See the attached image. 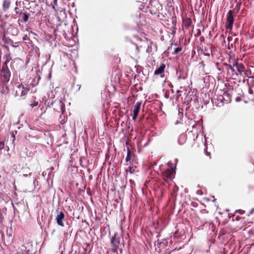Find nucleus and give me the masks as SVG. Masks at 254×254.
Returning a JSON list of instances; mask_svg holds the SVG:
<instances>
[{"instance_id": "nucleus-6", "label": "nucleus", "mask_w": 254, "mask_h": 254, "mask_svg": "<svg viewBox=\"0 0 254 254\" xmlns=\"http://www.w3.org/2000/svg\"><path fill=\"white\" fill-rule=\"evenodd\" d=\"M166 67V65L164 64H162L160 65L159 67L156 69L154 73L155 75H160L161 77H163L164 76V71Z\"/></svg>"}, {"instance_id": "nucleus-22", "label": "nucleus", "mask_w": 254, "mask_h": 254, "mask_svg": "<svg viewBox=\"0 0 254 254\" xmlns=\"http://www.w3.org/2000/svg\"><path fill=\"white\" fill-rule=\"evenodd\" d=\"M227 66L228 67V69H232V70H233V67H232L231 65L227 64Z\"/></svg>"}, {"instance_id": "nucleus-29", "label": "nucleus", "mask_w": 254, "mask_h": 254, "mask_svg": "<svg viewBox=\"0 0 254 254\" xmlns=\"http://www.w3.org/2000/svg\"><path fill=\"white\" fill-rule=\"evenodd\" d=\"M254 210V209H252L251 212L250 213L251 214Z\"/></svg>"}, {"instance_id": "nucleus-24", "label": "nucleus", "mask_w": 254, "mask_h": 254, "mask_svg": "<svg viewBox=\"0 0 254 254\" xmlns=\"http://www.w3.org/2000/svg\"><path fill=\"white\" fill-rule=\"evenodd\" d=\"M241 219H242L241 217H240V216H236V219L238 221H239Z\"/></svg>"}, {"instance_id": "nucleus-10", "label": "nucleus", "mask_w": 254, "mask_h": 254, "mask_svg": "<svg viewBox=\"0 0 254 254\" xmlns=\"http://www.w3.org/2000/svg\"><path fill=\"white\" fill-rule=\"evenodd\" d=\"M192 24V21L190 18H187L183 20V25L185 27L188 28L190 27Z\"/></svg>"}, {"instance_id": "nucleus-23", "label": "nucleus", "mask_w": 254, "mask_h": 254, "mask_svg": "<svg viewBox=\"0 0 254 254\" xmlns=\"http://www.w3.org/2000/svg\"><path fill=\"white\" fill-rule=\"evenodd\" d=\"M205 154L207 156H208L209 157V158H210L211 157H210V153L209 152H208L206 150L205 151Z\"/></svg>"}, {"instance_id": "nucleus-31", "label": "nucleus", "mask_w": 254, "mask_h": 254, "mask_svg": "<svg viewBox=\"0 0 254 254\" xmlns=\"http://www.w3.org/2000/svg\"><path fill=\"white\" fill-rule=\"evenodd\" d=\"M174 45H175V46H177V43H175V44H174Z\"/></svg>"}, {"instance_id": "nucleus-12", "label": "nucleus", "mask_w": 254, "mask_h": 254, "mask_svg": "<svg viewBox=\"0 0 254 254\" xmlns=\"http://www.w3.org/2000/svg\"><path fill=\"white\" fill-rule=\"evenodd\" d=\"M10 5V1L9 0H5L3 3V8L4 10L8 9Z\"/></svg>"}, {"instance_id": "nucleus-2", "label": "nucleus", "mask_w": 254, "mask_h": 254, "mask_svg": "<svg viewBox=\"0 0 254 254\" xmlns=\"http://www.w3.org/2000/svg\"><path fill=\"white\" fill-rule=\"evenodd\" d=\"M232 13L233 11L231 10H230L227 13L226 18L227 24L226 25V28L227 29L230 30H232L234 21V19Z\"/></svg>"}, {"instance_id": "nucleus-17", "label": "nucleus", "mask_w": 254, "mask_h": 254, "mask_svg": "<svg viewBox=\"0 0 254 254\" xmlns=\"http://www.w3.org/2000/svg\"><path fill=\"white\" fill-rule=\"evenodd\" d=\"M4 143L2 141H0V150L4 148Z\"/></svg>"}, {"instance_id": "nucleus-3", "label": "nucleus", "mask_w": 254, "mask_h": 254, "mask_svg": "<svg viewBox=\"0 0 254 254\" xmlns=\"http://www.w3.org/2000/svg\"><path fill=\"white\" fill-rule=\"evenodd\" d=\"M150 12L152 14H156L159 12L162 8L161 4L158 1H154L150 4Z\"/></svg>"}, {"instance_id": "nucleus-9", "label": "nucleus", "mask_w": 254, "mask_h": 254, "mask_svg": "<svg viewBox=\"0 0 254 254\" xmlns=\"http://www.w3.org/2000/svg\"><path fill=\"white\" fill-rule=\"evenodd\" d=\"M132 155H133V154L132 153L129 148L128 147L127 149V155L126 158V161L127 165L130 164L131 157Z\"/></svg>"}, {"instance_id": "nucleus-4", "label": "nucleus", "mask_w": 254, "mask_h": 254, "mask_svg": "<svg viewBox=\"0 0 254 254\" xmlns=\"http://www.w3.org/2000/svg\"><path fill=\"white\" fill-rule=\"evenodd\" d=\"M111 244L113 246L112 251L114 252H117V249L119 246L120 244V241L119 238L116 237V234H115L113 237H112L111 240Z\"/></svg>"}, {"instance_id": "nucleus-14", "label": "nucleus", "mask_w": 254, "mask_h": 254, "mask_svg": "<svg viewBox=\"0 0 254 254\" xmlns=\"http://www.w3.org/2000/svg\"><path fill=\"white\" fill-rule=\"evenodd\" d=\"M182 50V47H178L175 49L174 51L172 53V55H175L178 54L179 52H181Z\"/></svg>"}, {"instance_id": "nucleus-8", "label": "nucleus", "mask_w": 254, "mask_h": 254, "mask_svg": "<svg viewBox=\"0 0 254 254\" xmlns=\"http://www.w3.org/2000/svg\"><path fill=\"white\" fill-rule=\"evenodd\" d=\"M30 14H29L26 11L23 12L22 11H21L19 13V20H20L21 22H26L29 18Z\"/></svg>"}, {"instance_id": "nucleus-5", "label": "nucleus", "mask_w": 254, "mask_h": 254, "mask_svg": "<svg viewBox=\"0 0 254 254\" xmlns=\"http://www.w3.org/2000/svg\"><path fill=\"white\" fill-rule=\"evenodd\" d=\"M64 219V214L63 212H60L58 213L56 217V220L57 224L62 227L64 226V224L63 223V220Z\"/></svg>"}, {"instance_id": "nucleus-21", "label": "nucleus", "mask_w": 254, "mask_h": 254, "mask_svg": "<svg viewBox=\"0 0 254 254\" xmlns=\"http://www.w3.org/2000/svg\"><path fill=\"white\" fill-rule=\"evenodd\" d=\"M200 34H201L200 30V29H198V31H197V34H196V36H198L200 35Z\"/></svg>"}, {"instance_id": "nucleus-26", "label": "nucleus", "mask_w": 254, "mask_h": 254, "mask_svg": "<svg viewBox=\"0 0 254 254\" xmlns=\"http://www.w3.org/2000/svg\"><path fill=\"white\" fill-rule=\"evenodd\" d=\"M57 1H58V0H54V2L55 5L57 4Z\"/></svg>"}, {"instance_id": "nucleus-1", "label": "nucleus", "mask_w": 254, "mask_h": 254, "mask_svg": "<svg viewBox=\"0 0 254 254\" xmlns=\"http://www.w3.org/2000/svg\"><path fill=\"white\" fill-rule=\"evenodd\" d=\"M174 173V171L172 168L168 169L166 171L162 172V178L164 181L161 183V185H165V183H167L171 181Z\"/></svg>"}, {"instance_id": "nucleus-7", "label": "nucleus", "mask_w": 254, "mask_h": 254, "mask_svg": "<svg viewBox=\"0 0 254 254\" xmlns=\"http://www.w3.org/2000/svg\"><path fill=\"white\" fill-rule=\"evenodd\" d=\"M141 104V103L140 102H137L134 105L133 109V116L132 117V119L133 121H135L137 118L140 109Z\"/></svg>"}, {"instance_id": "nucleus-30", "label": "nucleus", "mask_w": 254, "mask_h": 254, "mask_svg": "<svg viewBox=\"0 0 254 254\" xmlns=\"http://www.w3.org/2000/svg\"><path fill=\"white\" fill-rule=\"evenodd\" d=\"M53 9H55V7L54 5L53 6Z\"/></svg>"}, {"instance_id": "nucleus-16", "label": "nucleus", "mask_w": 254, "mask_h": 254, "mask_svg": "<svg viewBox=\"0 0 254 254\" xmlns=\"http://www.w3.org/2000/svg\"><path fill=\"white\" fill-rule=\"evenodd\" d=\"M186 78V76L184 75L183 76H181V75H180L178 77V80L179 82H180L182 79H185Z\"/></svg>"}, {"instance_id": "nucleus-11", "label": "nucleus", "mask_w": 254, "mask_h": 254, "mask_svg": "<svg viewBox=\"0 0 254 254\" xmlns=\"http://www.w3.org/2000/svg\"><path fill=\"white\" fill-rule=\"evenodd\" d=\"M235 65L238 71L241 73L242 72L244 71L245 66L242 64H239L237 62H236Z\"/></svg>"}, {"instance_id": "nucleus-32", "label": "nucleus", "mask_w": 254, "mask_h": 254, "mask_svg": "<svg viewBox=\"0 0 254 254\" xmlns=\"http://www.w3.org/2000/svg\"><path fill=\"white\" fill-rule=\"evenodd\" d=\"M37 105H38V103H37L35 106H36Z\"/></svg>"}, {"instance_id": "nucleus-19", "label": "nucleus", "mask_w": 254, "mask_h": 254, "mask_svg": "<svg viewBox=\"0 0 254 254\" xmlns=\"http://www.w3.org/2000/svg\"><path fill=\"white\" fill-rule=\"evenodd\" d=\"M14 11L16 14H19L20 12H19V9L18 7H16L14 9Z\"/></svg>"}, {"instance_id": "nucleus-15", "label": "nucleus", "mask_w": 254, "mask_h": 254, "mask_svg": "<svg viewBox=\"0 0 254 254\" xmlns=\"http://www.w3.org/2000/svg\"><path fill=\"white\" fill-rule=\"evenodd\" d=\"M134 168L133 167L131 166H129L128 169L127 170V171L129 172L131 174L134 173Z\"/></svg>"}, {"instance_id": "nucleus-28", "label": "nucleus", "mask_w": 254, "mask_h": 254, "mask_svg": "<svg viewBox=\"0 0 254 254\" xmlns=\"http://www.w3.org/2000/svg\"><path fill=\"white\" fill-rule=\"evenodd\" d=\"M55 230H54L52 232V234H54V233H55Z\"/></svg>"}, {"instance_id": "nucleus-27", "label": "nucleus", "mask_w": 254, "mask_h": 254, "mask_svg": "<svg viewBox=\"0 0 254 254\" xmlns=\"http://www.w3.org/2000/svg\"><path fill=\"white\" fill-rule=\"evenodd\" d=\"M185 136L184 135H183V136H181L179 139V141H180V139L182 138V137H185Z\"/></svg>"}, {"instance_id": "nucleus-20", "label": "nucleus", "mask_w": 254, "mask_h": 254, "mask_svg": "<svg viewBox=\"0 0 254 254\" xmlns=\"http://www.w3.org/2000/svg\"><path fill=\"white\" fill-rule=\"evenodd\" d=\"M248 92H249V93L250 94H253L254 93L253 90H252V89L251 87L249 88Z\"/></svg>"}, {"instance_id": "nucleus-18", "label": "nucleus", "mask_w": 254, "mask_h": 254, "mask_svg": "<svg viewBox=\"0 0 254 254\" xmlns=\"http://www.w3.org/2000/svg\"><path fill=\"white\" fill-rule=\"evenodd\" d=\"M237 212L239 213L240 214H244V213L245 211L242 210H238V211H236L235 213H237Z\"/></svg>"}, {"instance_id": "nucleus-13", "label": "nucleus", "mask_w": 254, "mask_h": 254, "mask_svg": "<svg viewBox=\"0 0 254 254\" xmlns=\"http://www.w3.org/2000/svg\"><path fill=\"white\" fill-rule=\"evenodd\" d=\"M29 91V88L27 87H22L21 91V96L25 97Z\"/></svg>"}, {"instance_id": "nucleus-25", "label": "nucleus", "mask_w": 254, "mask_h": 254, "mask_svg": "<svg viewBox=\"0 0 254 254\" xmlns=\"http://www.w3.org/2000/svg\"><path fill=\"white\" fill-rule=\"evenodd\" d=\"M204 40V38L203 37H201L200 38V41L201 42L203 41Z\"/></svg>"}]
</instances>
